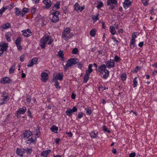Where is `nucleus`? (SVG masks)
<instances>
[{
  "label": "nucleus",
  "mask_w": 157,
  "mask_h": 157,
  "mask_svg": "<svg viewBox=\"0 0 157 157\" xmlns=\"http://www.w3.org/2000/svg\"><path fill=\"white\" fill-rule=\"evenodd\" d=\"M49 42H48V44L51 45L53 41V40L51 38L50 39L49 36L45 35L40 40V45L42 48L45 49V45L47 43L48 40Z\"/></svg>",
  "instance_id": "f257e3e1"
},
{
  "label": "nucleus",
  "mask_w": 157,
  "mask_h": 157,
  "mask_svg": "<svg viewBox=\"0 0 157 157\" xmlns=\"http://www.w3.org/2000/svg\"><path fill=\"white\" fill-rule=\"evenodd\" d=\"M78 60L77 58H71L67 61L66 64L64 66V70L66 71L69 67H71L73 65L78 63Z\"/></svg>",
  "instance_id": "f03ea898"
},
{
  "label": "nucleus",
  "mask_w": 157,
  "mask_h": 157,
  "mask_svg": "<svg viewBox=\"0 0 157 157\" xmlns=\"http://www.w3.org/2000/svg\"><path fill=\"white\" fill-rule=\"evenodd\" d=\"M71 29L69 28H67L63 31L62 34V37L66 40H68L71 38L73 35L69 34Z\"/></svg>",
  "instance_id": "7ed1b4c3"
},
{
  "label": "nucleus",
  "mask_w": 157,
  "mask_h": 157,
  "mask_svg": "<svg viewBox=\"0 0 157 157\" xmlns=\"http://www.w3.org/2000/svg\"><path fill=\"white\" fill-rule=\"evenodd\" d=\"M107 7L111 10L117 9V0H108L107 2Z\"/></svg>",
  "instance_id": "20e7f679"
},
{
  "label": "nucleus",
  "mask_w": 157,
  "mask_h": 157,
  "mask_svg": "<svg viewBox=\"0 0 157 157\" xmlns=\"http://www.w3.org/2000/svg\"><path fill=\"white\" fill-rule=\"evenodd\" d=\"M8 47V44L4 42L0 43V56L7 50Z\"/></svg>",
  "instance_id": "39448f33"
},
{
  "label": "nucleus",
  "mask_w": 157,
  "mask_h": 157,
  "mask_svg": "<svg viewBox=\"0 0 157 157\" xmlns=\"http://www.w3.org/2000/svg\"><path fill=\"white\" fill-rule=\"evenodd\" d=\"M60 14V12L58 10H57L56 12L52 13V15L53 17L51 19V21L53 23H56L58 21L59 19V17L58 16Z\"/></svg>",
  "instance_id": "423d86ee"
},
{
  "label": "nucleus",
  "mask_w": 157,
  "mask_h": 157,
  "mask_svg": "<svg viewBox=\"0 0 157 157\" xmlns=\"http://www.w3.org/2000/svg\"><path fill=\"white\" fill-rule=\"evenodd\" d=\"M2 96L3 98L2 99L0 100V105H3L4 104L6 103L7 101L9 99V97L8 95H6V92L3 93Z\"/></svg>",
  "instance_id": "0eeeda50"
},
{
  "label": "nucleus",
  "mask_w": 157,
  "mask_h": 157,
  "mask_svg": "<svg viewBox=\"0 0 157 157\" xmlns=\"http://www.w3.org/2000/svg\"><path fill=\"white\" fill-rule=\"evenodd\" d=\"M38 59L37 58H33L29 61V64L27 65L28 67H32L34 64H36L37 63Z\"/></svg>",
  "instance_id": "6e6552de"
},
{
  "label": "nucleus",
  "mask_w": 157,
  "mask_h": 157,
  "mask_svg": "<svg viewBox=\"0 0 157 157\" xmlns=\"http://www.w3.org/2000/svg\"><path fill=\"white\" fill-rule=\"evenodd\" d=\"M43 2L45 5L43 6V7L45 9H49L51 6V2L50 0H44Z\"/></svg>",
  "instance_id": "1a4fd4ad"
},
{
  "label": "nucleus",
  "mask_w": 157,
  "mask_h": 157,
  "mask_svg": "<svg viewBox=\"0 0 157 157\" xmlns=\"http://www.w3.org/2000/svg\"><path fill=\"white\" fill-rule=\"evenodd\" d=\"M41 80L43 82H46L48 79V73L42 72L41 74Z\"/></svg>",
  "instance_id": "9d476101"
},
{
  "label": "nucleus",
  "mask_w": 157,
  "mask_h": 157,
  "mask_svg": "<svg viewBox=\"0 0 157 157\" xmlns=\"http://www.w3.org/2000/svg\"><path fill=\"white\" fill-rule=\"evenodd\" d=\"M32 134L31 132L30 131L25 130L23 132V136L24 138H28L32 135Z\"/></svg>",
  "instance_id": "9b49d317"
},
{
  "label": "nucleus",
  "mask_w": 157,
  "mask_h": 157,
  "mask_svg": "<svg viewBox=\"0 0 157 157\" xmlns=\"http://www.w3.org/2000/svg\"><path fill=\"white\" fill-rule=\"evenodd\" d=\"M11 81V80L8 77H6L2 78L0 82L2 84L9 83Z\"/></svg>",
  "instance_id": "f8f14e48"
},
{
  "label": "nucleus",
  "mask_w": 157,
  "mask_h": 157,
  "mask_svg": "<svg viewBox=\"0 0 157 157\" xmlns=\"http://www.w3.org/2000/svg\"><path fill=\"white\" fill-rule=\"evenodd\" d=\"M22 32H23V35L25 36L29 37L31 36L32 34V32L29 29L25 30L22 31Z\"/></svg>",
  "instance_id": "ddd939ff"
},
{
  "label": "nucleus",
  "mask_w": 157,
  "mask_h": 157,
  "mask_svg": "<svg viewBox=\"0 0 157 157\" xmlns=\"http://www.w3.org/2000/svg\"><path fill=\"white\" fill-rule=\"evenodd\" d=\"M106 66L105 65L103 64L101 65L98 68V71L100 74L103 73L105 71V70H106Z\"/></svg>",
  "instance_id": "4468645a"
},
{
  "label": "nucleus",
  "mask_w": 157,
  "mask_h": 157,
  "mask_svg": "<svg viewBox=\"0 0 157 157\" xmlns=\"http://www.w3.org/2000/svg\"><path fill=\"white\" fill-rule=\"evenodd\" d=\"M74 7L75 8L74 10H80V8L81 9V10H83L85 8L84 5H83L82 6L81 5L80 6L78 2H76L75 3Z\"/></svg>",
  "instance_id": "2eb2a0df"
},
{
  "label": "nucleus",
  "mask_w": 157,
  "mask_h": 157,
  "mask_svg": "<svg viewBox=\"0 0 157 157\" xmlns=\"http://www.w3.org/2000/svg\"><path fill=\"white\" fill-rule=\"evenodd\" d=\"M101 75L102 76V78L106 79L109 76V71L107 70H105V71L103 73H101Z\"/></svg>",
  "instance_id": "dca6fc26"
},
{
  "label": "nucleus",
  "mask_w": 157,
  "mask_h": 157,
  "mask_svg": "<svg viewBox=\"0 0 157 157\" xmlns=\"http://www.w3.org/2000/svg\"><path fill=\"white\" fill-rule=\"evenodd\" d=\"M132 2L129 0H125L123 3V6L125 9H126L128 7L130 6Z\"/></svg>",
  "instance_id": "f3484780"
},
{
  "label": "nucleus",
  "mask_w": 157,
  "mask_h": 157,
  "mask_svg": "<svg viewBox=\"0 0 157 157\" xmlns=\"http://www.w3.org/2000/svg\"><path fill=\"white\" fill-rule=\"evenodd\" d=\"M10 27L11 25L10 23H6L2 25L1 26V29L2 30H4L8 29Z\"/></svg>",
  "instance_id": "a211bd4d"
},
{
  "label": "nucleus",
  "mask_w": 157,
  "mask_h": 157,
  "mask_svg": "<svg viewBox=\"0 0 157 157\" xmlns=\"http://www.w3.org/2000/svg\"><path fill=\"white\" fill-rule=\"evenodd\" d=\"M114 63L113 61H108L106 63V67H107L108 68L113 67H114Z\"/></svg>",
  "instance_id": "6ab92c4d"
},
{
  "label": "nucleus",
  "mask_w": 157,
  "mask_h": 157,
  "mask_svg": "<svg viewBox=\"0 0 157 157\" xmlns=\"http://www.w3.org/2000/svg\"><path fill=\"white\" fill-rule=\"evenodd\" d=\"M13 3H12L11 4L9 5V6H4L0 10H6L7 9H11L13 7Z\"/></svg>",
  "instance_id": "aec40b11"
},
{
  "label": "nucleus",
  "mask_w": 157,
  "mask_h": 157,
  "mask_svg": "<svg viewBox=\"0 0 157 157\" xmlns=\"http://www.w3.org/2000/svg\"><path fill=\"white\" fill-rule=\"evenodd\" d=\"M63 77V74L62 73H59L56 76V78L57 80L62 81Z\"/></svg>",
  "instance_id": "412c9836"
},
{
  "label": "nucleus",
  "mask_w": 157,
  "mask_h": 157,
  "mask_svg": "<svg viewBox=\"0 0 157 157\" xmlns=\"http://www.w3.org/2000/svg\"><path fill=\"white\" fill-rule=\"evenodd\" d=\"M12 35V33L10 32H8L6 33L5 35V37L6 40L8 41H10L11 40L10 37Z\"/></svg>",
  "instance_id": "4be33fe9"
},
{
  "label": "nucleus",
  "mask_w": 157,
  "mask_h": 157,
  "mask_svg": "<svg viewBox=\"0 0 157 157\" xmlns=\"http://www.w3.org/2000/svg\"><path fill=\"white\" fill-rule=\"evenodd\" d=\"M57 56L59 57H60L62 59L64 58V53L63 51L60 50L57 55Z\"/></svg>",
  "instance_id": "5701e85b"
},
{
  "label": "nucleus",
  "mask_w": 157,
  "mask_h": 157,
  "mask_svg": "<svg viewBox=\"0 0 157 157\" xmlns=\"http://www.w3.org/2000/svg\"><path fill=\"white\" fill-rule=\"evenodd\" d=\"M109 30L110 33L113 35L116 33V31L113 26H111L109 27Z\"/></svg>",
  "instance_id": "b1692460"
},
{
  "label": "nucleus",
  "mask_w": 157,
  "mask_h": 157,
  "mask_svg": "<svg viewBox=\"0 0 157 157\" xmlns=\"http://www.w3.org/2000/svg\"><path fill=\"white\" fill-rule=\"evenodd\" d=\"M16 65V64L15 63H14L11 67L10 69L9 73L10 74H12L14 73Z\"/></svg>",
  "instance_id": "393cba45"
},
{
  "label": "nucleus",
  "mask_w": 157,
  "mask_h": 157,
  "mask_svg": "<svg viewBox=\"0 0 157 157\" xmlns=\"http://www.w3.org/2000/svg\"><path fill=\"white\" fill-rule=\"evenodd\" d=\"M58 128L55 125H53L51 128V131L53 132H54L55 133H57Z\"/></svg>",
  "instance_id": "a878e982"
},
{
  "label": "nucleus",
  "mask_w": 157,
  "mask_h": 157,
  "mask_svg": "<svg viewBox=\"0 0 157 157\" xmlns=\"http://www.w3.org/2000/svg\"><path fill=\"white\" fill-rule=\"evenodd\" d=\"M99 15V14H97L96 15H92V18L94 22H95L97 20H99L98 18Z\"/></svg>",
  "instance_id": "bb28decb"
},
{
  "label": "nucleus",
  "mask_w": 157,
  "mask_h": 157,
  "mask_svg": "<svg viewBox=\"0 0 157 157\" xmlns=\"http://www.w3.org/2000/svg\"><path fill=\"white\" fill-rule=\"evenodd\" d=\"M90 135L91 138H95L98 136V133H96L94 131H92L90 133Z\"/></svg>",
  "instance_id": "cd10ccee"
},
{
  "label": "nucleus",
  "mask_w": 157,
  "mask_h": 157,
  "mask_svg": "<svg viewBox=\"0 0 157 157\" xmlns=\"http://www.w3.org/2000/svg\"><path fill=\"white\" fill-rule=\"evenodd\" d=\"M24 152H25L27 154H30L32 152V150L31 149L29 148L28 147H26L23 149Z\"/></svg>",
  "instance_id": "c85d7f7f"
},
{
  "label": "nucleus",
  "mask_w": 157,
  "mask_h": 157,
  "mask_svg": "<svg viewBox=\"0 0 157 157\" xmlns=\"http://www.w3.org/2000/svg\"><path fill=\"white\" fill-rule=\"evenodd\" d=\"M35 141V139L34 136H31L27 140V143L28 144H30L32 142H34Z\"/></svg>",
  "instance_id": "c756f323"
},
{
  "label": "nucleus",
  "mask_w": 157,
  "mask_h": 157,
  "mask_svg": "<svg viewBox=\"0 0 157 157\" xmlns=\"http://www.w3.org/2000/svg\"><path fill=\"white\" fill-rule=\"evenodd\" d=\"M135 40L131 39L130 43V47L131 48L133 49L135 47Z\"/></svg>",
  "instance_id": "7c9ffc66"
},
{
  "label": "nucleus",
  "mask_w": 157,
  "mask_h": 157,
  "mask_svg": "<svg viewBox=\"0 0 157 157\" xmlns=\"http://www.w3.org/2000/svg\"><path fill=\"white\" fill-rule=\"evenodd\" d=\"M72 109L69 108L66 112V113L67 115L70 116L72 115Z\"/></svg>",
  "instance_id": "2f4dec72"
},
{
  "label": "nucleus",
  "mask_w": 157,
  "mask_h": 157,
  "mask_svg": "<svg viewBox=\"0 0 157 157\" xmlns=\"http://www.w3.org/2000/svg\"><path fill=\"white\" fill-rule=\"evenodd\" d=\"M90 34L91 36H94L96 35L95 29H92L90 32Z\"/></svg>",
  "instance_id": "473e14b6"
},
{
  "label": "nucleus",
  "mask_w": 157,
  "mask_h": 157,
  "mask_svg": "<svg viewBox=\"0 0 157 157\" xmlns=\"http://www.w3.org/2000/svg\"><path fill=\"white\" fill-rule=\"evenodd\" d=\"M60 2H57L54 5L53 8L55 9H58L59 8Z\"/></svg>",
  "instance_id": "72a5a7b5"
},
{
  "label": "nucleus",
  "mask_w": 157,
  "mask_h": 157,
  "mask_svg": "<svg viewBox=\"0 0 157 157\" xmlns=\"http://www.w3.org/2000/svg\"><path fill=\"white\" fill-rule=\"evenodd\" d=\"M137 77H135L133 79V86L134 87H135L136 86L138 82L137 81H136V79H137Z\"/></svg>",
  "instance_id": "f704fd0d"
},
{
  "label": "nucleus",
  "mask_w": 157,
  "mask_h": 157,
  "mask_svg": "<svg viewBox=\"0 0 157 157\" xmlns=\"http://www.w3.org/2000/svg\"><path fill=\"white\" fill-rule=\"evenodd\" d=\"M26 110V107L25 106L23 107L22 108H20V114H24Z\"/></svg>",
  "instance_id": "c9c22d12"
},
{
  "label": "nucleus",
  "mask_w": 157,
  "mask_h": 157,
  "mask_svg": "<svg viewBox=\"0 0 157 157\" xmlns=\"http://www.w3.org/2000/svg\"><path fill=\"white\" fill-rule=\"evenodd\" d=\"M15 44L18 49H20V39L18 37L15 41Z\"/></svg>",
  "instance_id": "e433bc0d"
},
{
  "label": "nucleus",
  "mask_w": 157,
  "mask_h": 157,
  "mask_svg": "<svg viewBox=\"0 0 157 157\" xmlns=\"http://www.w3.org/2000/svg\"><path fill=\"white\" fill-rule=\"evenodd\" d=\"M89 78V76L85 75L83 78L84 80L83 82L84 83L86 82L88 80Z\"/></svg>",
  "instance_id": "4c0bfd02"
},
{
  "label": "nucleus",
  "mask_w": 157,
  "mask_h": 157,
  "mask_svg": "<svg viewBox=\"0 0 157 157\" xmlns=\"http://www.w3.org/2000/svg\"><path fill=\"white\" fill-rule=\"evenodd\" d=\"M121 78L122 81H125L126 78V75L125 73H124L121 75Z\"/></svg>",
  "instance_id": "58836bf2"
},
{
  "label": "nucleus",
  "mask_w": 157,
  "mask_h": 157,
  "mask_svg": "<svg viewBox=\"0 0 157 157\" xmlns=\"http://www.w3.org/2000/svg\"><path fill=\"white\" fill-rule=\"evenodd\" d=\"M78 49L77 48H74L72 51V53L73 54H77L78 53Z\"/></svg>",
  "instance_id": "ea45409f"
},
{
  "label": "nucleus",
  "mask_w": 157,
  "mask_h": 157,
  "mask_svg": "<svg viewBox=\"0 0 157 157\" xmlns=\"http://www.w3.org/2000/svg\"><path fill=\"white\" fill-rule=\"evenodd\" d=\"M55 86L56 88L58 89H60V86H59V83L57 81H56L55 82Z\"/></svg>",
  "instance_id": "a19ab883"
},
{
  "label": "nucleus",
  "mask_w": 157,
  "mask_h": 157,
  "mask_svg": "<svg viewBox=\"0 0 157 157\" xmlns=\"http://www.w3.org/2000/svg\"><path fill=\"white\" fill-rule=\"evenodd\" d=\"M112 39L113 40L114 42L115 43V44L116 45H118L119 43V42L117 40L116 38L114 36H113L112 38Z\"/></svg>",
  "instance_id": "79ce46f5"
},
{
  "label": "nucleus",
  "mask_w": 157,
  "mask_h": 157,
  "mask_svg": "<svg viewBox=\"0 0 157 157\" xmlns=\"http://www.w3.org/2000/svg\"><path fill=\"white\" fill-rule=\"evenodd\" d=\"M103 6V3L101 2H99L97 5V7L98 9H100Z\"/></svg>",
  "instance_id": "37998d69"
},
{
  "label": "nucleus",
  "mask_w": 157,
  "mask_h": 157,
  "mask_svg": "<svg viewBox=\"0 0 157 157\" xmlns=\"http://www.w3.org/2000/svg\"><path fill=\"white\" fill-rule=\"evenodd\" d=\"M31 100V98L30 96V95H27L26 99V101L27 102H28L29 103L30 102Z\"/></svg>",
  "instance_id": "c03bdc74"
},
{
  "label": "nucleus",
  "mask_w": 157,
  "mask_h": 157,
  "mask_svg": "<svg viewBox=\"0 0 157 157\" xmlns=\"http://www.w3.org/2000/svg\"><path fill=\"white\" fill-rule=\"evenodd\" d=\"M103 130L105 131H106L109 133H110V131L109 130L107 129V128L105 126H103Z\"/></svg>",
  "instance_id": "a18cd8bd"
},
{
  "label": "nucleus",
  "mask_w": 157,
  "mask_h": 157,
  "mask_svg": "<svg viewBox=\"0 0 157 157\" xmlns=\"http://www.w3.org/2000/svg\"><path fill=\"white\" fill-rule=\"evenodd\" d=\"M92 72L91 70H87L86 71V73L85 74L86 75H88L89 76L90 74Z\"/></svg>",
  "instance_id": "49530a36"
},
{
  "label": "nucleus",
  "mask_w": 157,
  "mask_h": 157,
  "mask_svg": "<svg viewBox=\"0 0 157 157\" xmlns=\"http://www.w3.org/2000/svg\"><path fill=\"white\" fill-rule=\"evenodd\" d=\"M136 33H136V32H134L133 33L132 35V39L135 40V38L137 37V36L136 35Z\"/></svg>",
  "instance_id": "de8ad7c7"
},
{
  "label": "nucleus",
  "mask_w": 157,
  "mask_h": 157,
  "mask_svg": "<svg viewBox=\"0 0 157 157\" xmlns=\"http://www.w3.org/2000/svg\"><path fill=\"white\" fill-rule=\"evenodd\" d=\"M41 155L42 156H44L45 157H47V153H46L45 151H44L41 153Z\"/></svg>",
  "instance_id": "09e8293b"
},
{
  "label": "nucleus",
  "mask_w": 157,
  "mask_h": 157,
  "mask_svg": "<svg viewBox=\"0 0 157 157\" xmlns=\"http://www.w3.org/2000/svg\"><path fill=\"white\" fill-rule=\"evenodd\" d=\"M83 113L82 112H80L78 114V117L79 119L81 118L83 116Z\"/></svg>",
  "instance_id": "8fccbe9b"
},
{
  "label": "nucleus",
  "mask_w": 157,
  "mask_h": 157,
  "mask_svg": "<svg viewBox=\"0 0 157 157\" xmlns=\"http://www.w3.org/2000/svg\"><path fill=\"white\" fill-rule=\"evenodd\" d=\"M120 58L117 55H115L114 57V60L115 62H117L120 59Z\"/></svg>",
  "instance_id": "3c124183"
},
{
  "label": "nucleus",
  "mask_w": 157,
  "mask_h": 157,
  "mask_svg": "<svg viewBox=\"0 0 157 157\" xmlns=\"http://www.w3.org/2000/svg\"><path fill=\"white\" fill-rule=\"evenodd\" d=\"M85 110H86V112L89 115L91 114V111L88 108H86Z\"/></svg>",
  "instance_id": "603ef678"
},
{
  "label": "nucleus",
  "mask_w": 157,
  "mask_h": 157,
  "mask_svg": "<svg viewBox=\"0 0 157 157\" xmlns=\"http://www.w3.org/2000/svg\"><path fill=\"white\" fill-rule=\"evenodd\" d=\"M139 66H137L135 69L132 71L133 73H136L139 70Z\"/></svg>",
  "instance_id": "864d4df0"
},
{
  "label": "nucleus",
  "mask_w": 157,
  "mask_h": 157,
  "mask_svg": "<svg viewBox=\"0 0 157 157\" xmlns=\"http://www.w3.org/2000/svg\"><path fill=\"white\" fill-rule=\"evenodd\" d=\"M77 65L78 66V67L81 69L83 66V64L82 63H79L77 64Z\"/></svg>",
  "instance_id": "5fc2aeb1"
},
{
  "label": "nucleus",
  "mask_w": 157,
  "mask_h": 157,
  "mask_svg": "<svg viewBox=\"0 0 157 157\" xmlns=\"http://www.w3.org/2000/svg\"><path fill=\"white\" fill-rule=\"evenodd\" d=\"M16 115L17 116V118H19L20 116V110L18 109L17 110Z\"/></svg>",
  "instance_id": "6e6d98bb"
},
{
  "label": "nucleus",
  "mask_w": 157,
  "mask_h": 157,
  "mask_svg": "<svg viewBox=\"0 0 157 157\" xmlns=\"http://www.w3.org/2000/svg\"><path fill=\"white\" fill-rule=\"evenodd\" d=\"M28 12V10H22L21 13L22 16H23L25 13H27Z\"/></svg>",
  "instance_id": "4d7b16f0"
},
{
  "label": "nucleus",
  "mask_w": 157,
  "mask_h": 157,
  "mask_svg": "<svg viewBox=\"0 0 157 157\" xmlns=\"http://www.w3.org/2000/svg\"><path fill=\"white\" fill-rule=\"evenodd\" d=\"M136 155V154L135 152L132 153L129 155V157H134Z\"/></svg>",
  "instance_id": "13d9d810"
},
{
  "label": "nucleus",
  "mask_w": 157,
  "mask_h": 157,
  "mask_svg": "<svg viewBox=\"0 0 157 157\" xmlns=\"http://www.w3.org/2000/svg\"><path fill=\"white\" fill-rule=\"evenodd\" d=\"M27 113H28V116H29L30 118H32V114L29 109L28 110Z\"/></svg>",
  "instance_id": "bf43d9fd"
},
{
  "label": "nucleus",
  "mask_w": 157,
  "mask_h": 157,
  "mask_svg": "<svg viewBox=\"0 0 157 157\" xmlns=\"http://www.w3.org/2000/svg\"><path fill=\"white\" fill-rule=\"evenodd\" d=\"M24 57H25V55H22L20 56V60L22 62L24 60Z\"/></svg>",
  "instance_id": "052dcab7"
},
{
  "label": "nucleus",
  "mask_w": 157,
  "mask_h": 157,
  "mask_svg": "<svg viewBox=\"0 0 157 157\" xmlns=\"http://www.w3.org/2000/svg\"><path fill=\"white\" fill-rule=\"evenodd\" d=\"M142 2L144 6H147L148 4L147 1L146 0H142Z\"/></svg>",
  "instance_id": "680f3d73"
},
{
  "label": "nucleus",
  "mask_w": 157,
  "mask_h": 157,
  "mask_svg": "<svg viewBox=\"0 0 157 157\" xmlns=\"http://www.w3.org/2000/svg\"><path fill=\"white\" fill-rule=\"evenodd\" d=\"M77 110V109L76 106H74L72 110V112H75Z\"/></svg>",
  "instance_id": "e2e57ef3"
},
{
  "label": "nucleus",
  "mask_w": 157,
  "mask_h": 157,
  "mask_svg": "<svg viewBox=\"0 0 157 157\" xmlns=\"http://www.w3.org/2000/svg\"><path fill=\"white\" fill-rule=\"evenodd\" d=\"M143 44H144V42H140L139 43L138 45L139 47H142L143 46Z\"/></svg>",
  "instance_id": "0e129e2a"
},
{
  "label": "nucleus",
  "mask_w": 157,
  "mask_h": 157,
  "mask_svg": "<svg viewBox=\"0 0 157 157\" xmlns=\"http://www.w3.org/2000/svg\"><path fill=\"white\" fill-rule=\"evenodd\" d=\"M92 65L91 64H90L88 66V69L89 70H91L92 71H93V69H92Z\"/></svg>",
  "instance_id": "69168bd1"
},
{
  "label": "nucleus",
  "mask_w": 157,
  "mask_h": 157,
  "mask_svg": "<svg viewBox=\"0 0 157 157\" xmlns=\"http://www.w3.org/2000/svg\"><path fill=\"white\" fill-rule=\"evenodd\" d=\"M66 134L68 135L70 137H71L72 136V134L71 132H67Z\"/></svg>",
  "instance_id": "338daca9"
},
{
  "label": "nucleus",
  "mask_w": 157,
  "mask_h": 157,
  "mask_svg": "<svg viewBox=\"0 0 157 157\" xmlns=\"http://www.w3.org/2000/svg\"><path fill=\"white\" fill-rule=\"evenodd\" d=\"M157 73V71L154 70L152 72V75H155Z\"/></svg>",
  "instance_id": "774afa93"
}]
</instances>
